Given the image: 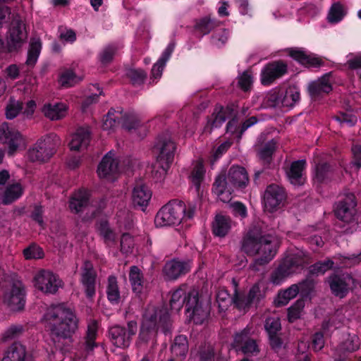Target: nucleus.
<instances>
[{"instance_id":"56","label":"nucleus","mask_w":361,"mask_h":361,"mask_svg":"<svg viewBox=\"0 0 361 361\" xmlns=\"http://www.w3.org/2000/svg\"><path fill=\"white\" fill-rule=\"evenodd\" d=\"M264 329L268 336L280 334L282 329L280 318L267 317L264 322Z\"/></svg>"},{"instance_id":"15","label":"nucleus","mask_w":361,"mask_h":361,"mask_svg":"<svg viewBox=\"0 0 361 361\" xmlns=\"http://www.w3.org/2000/svg\"><path fill=\"white\" fill-rule=\"evenodd\" d=\"M287 73V63L281 59L273 61L267 63L262 69L260 81L263 85L269 86Z\"/></svg>"},{"instance_id":"26","label":"nucleus","mask_w":361,"mask_h":361,"mask_svg":"<svg viewBox=\"0 0 361 361\" xmlns=\"http://www.w3.org/2000/svg\"><path fill=\"white\" fill-rule=\"evenodd\" d=\"M1 361H35V359L25 345L14 342L4 351Z\"/></svg>"},{"instance_id":"4","label":"nucleus","mask_w":361,"mask_h":361,"mask_svg":"<svg viewBox=\"0 0 361 361\" xmlns=\"http://www.w3.org/2000/svg\"><path fill=\"white\" fill-rule=\"evenodd\" d=\"M49 324L50 334L54 343L71 338L78 326L75 312L65 303L52 305L44 314Z\"/></svg>"},{"instance_id":"30","label":"nucleus","mask_w":361,"mask_h":361,"mask_svg":"<svg viewBox=\"0 0 361 361\" xmlns=\"http://www.w3.org/2000/svg\"><path fill=\"white\" fill-rule=\"evenodd\" d=\"M307 166L305 159H299L291 163L286 175L289 182L294 185H301L304 183L305 178H303V171Z\"/></svg>"},{"instance_id":"28","label":"nucleus","mask_w":361,"mask_h":361,"mask_svg":"<svg viewBox=\"0 0 361 361\" xmlns=\"http://www.w3.org/2000/svg\"><path fill=\"white\" fill-rule=\"evenodd\" d=\"M227 177L231 186L238 189L245 188L249 182L246 169L240 166H232L228 170Z\"/></svg>"},{"instance_id":"40","label":"nucleus","mask_w":361,"mask_h":361,"mask_svg":"<svg viewBox=\"0 0 361 361\" xmlns=\"http://www.w3.org/2000/svg\"><path fill=\"white\" fill-rule=\"evenodd\" d=\"M129 281L133 292L140 293L144 287V274L137 266H132L129 271Z\"/></svg>"},{"instance_id":"45","label":"nucleus","mask_w":361,"mask_h":361,"mask_svg":"<svg viewBox=\"0 0 361 361\" xmlns=\"http://www.w3.org/2000/svg\"><path fill=\"white\" fill-rule=\"evenodd\" d=\"M276 149V142L271 140L265 143L259 151V159L262 161L264 166H269L272 162L273 155Z\"/></svg>"},{"instance_id":"31","label":"nucleus","mask_w":361,"mask_h":361,"mask_svg":"<svg viewBox=\"0 0 361 361\" xmlns=\"http://www.w3.org/2000/svg\"><path fill=\"white\" fill-rule=\"evenodd\" d=\"M258 120L255 116H251L238 126V120L234 116L226 125V131L235 135L238 140H240L243 133L251 126L257 123Z\"/></svg>"},{"instance_id":"59","label":"nucleus","mask_w":361,"mask_h":361,"mask_svg":"<svg viewBox=\"0 0 361 361\" xmlns=\"http://www.w3.org/2000/svg\"><path fill=\"white\" fill-rule=\"evenodd\" d=\"M297 284L298 285V287L300 288L299 293H300L301 296L302 298H308L314 289L315 281L311 278V276L308 275L306 279H303Z\"/></svg>"},{"instance_id":"60","label":"nucleus","mask_w":361,"mask_h":361,"mask_svg":"<svg viewBox=\"0 0 361 361\" xmlns=\"http://www.w3.org/2000/svg\"><path fill=\"white\" fill-rule=\"evenodd\" d=\"M23 109V102L11 97L6 107V116L8 119L16 117Z\"/></svg>"},{"instance_id":"43","label":"nucleus","mask_w":361,"mask_h":361,"mask_svg":"<svg viewBox=\"0 0 361 361\" xmlns=\"http://www.w3.org/2000/svg\"><path fill=\"white\" fill-rule=\"evenodd\" d=\"M298 284H293L288 288L280 290L277 295V299L274 300L277 307H283L288 303L293 298L299 293L300 288Z\"/></svg>"},{"instance_id":"62","label":"nucleus","mask_w":361,"mask_h":361,"mask_svg":"<svg viewBox=\"0 0 361 361\" xmlns=\"http://www.w3.org/2000/svg\"><path fill=\"white\" fill-rule=\"evenodd\" d=\"M229 31L227 29L217 30L212 36V44L220 48L226 43Z\"/></svg>"},{"instance_id":"21","label":"nucleus","mask_w":361,"mask_h":361,"mask_svg":"<svg viewBox=\"0 0 361 361\" xmlns=\"http://www.w3.org/2000/svg\"><path fill=\"white\" fill-rule=\"evenodd\" d=\"M287 53L294 61L307 68H319L324 64L322 58L301 48H289L287 49Z\"/></svg>"},{"instance_id":"63","label":"nucleus","mask_w":361,"mask_h":361,"mask_svg":"<svg viewBox=\"0 0 361 361\" xmlns=\"http://www.w3.org/2000/svg\"><path fill=\"white\" fill-rule=\"evenodd\" d=\"M24 326L21 324L11 325L4 334V341L16 339L19 338L24 332Z\"/></svg>"},{"instance_id":"33","label":"nucleus","mask_w":361,"mask_h":361,"mask_svg":"<svg viewBox=\"0 0 361 361\" xmlns=\"http://www.w3.org/2000/svg\"><path fill=\"white\" fill-rule=\"evenodd\" d=\"M232 220L230 216L217 214L212 224V232L216 237L224 238L231 229Z\"/></svg>"},{"instance_id":"32","label":"nucleus","mask_w":361,"mask_h":361,"mask_svg":"<svg viewBox=\"0 0 361 361\" xmlns=\"http://www.w3.org/2000/svg\"><path fill=\"white\" fill-rule=\"evenodd\" d=\"M233 109L230 106L224 108L222 106H216L212 114L209 117L207 126L212 128H217L222 126L227 118L233 116Z\"/></svg>"},{"instance_id":"8","label":"nucleus","mask_w":361,"mask_h":361,"mask_svg":"<svg viewBox=\"0 0 361 361\" xmlns=\"http://www.w3.org/2000/svg\"><path fill=\"white\" fill-rule=\"evenodd\" d=\"M185 204L183 201L172 200L157 213L154 223L157 227L179 224L184 219Z\"/></svg>"},{"instance_id":"6","label":"nucleus","mask_w":361,"mask_h":361,"mask_svg":"<svg viewBox=\"0 0 361 361\" xmlns=\"http://www.w3.org/2000/svg\"><path fill=\"white\" fill-rule=\"evenodd\" d=\"M176 149V144L168 133L159 135L154 146V152L157 154V162L152 170V176L157 180L165 177L173 161Z\"/></svg>"},{"instance_id":"37","label":"nucleus","mask_w":361,"mask_h":361,"mask_svg":"<svg viewBox=\"0 0 361 361\" xmlns=\"http://www.w3.org/2000/svg\"><path fill=\"white\" fill-rule=\"evenodd\" d=\"M44 115L50 120H59L66 114V106L63 103L46 104L42 108Z\"/></svg>"},{"instance_id":"55","label":"nucleus","mask_w":361,"mask_h":361,"mask_svg":"<svg viewBox=\"0 0 361 361\" xmlns=\"http://www.w3.org/2000/svg\"><path fill=\"white\" fill-rule=\"evenodd\" d=\"M118 47L114 44H110L106 46L99 53V59L103 65L109 64L114 59Z\"/></svg>"},{"instance_id":"47","label":"nucleus","mask_w":361,"mask_h":361,"mask_svg":"<svg viewBox=\"0 0 361 361\" xmlns=\"http://www.w3.org/2000/svg\"><path fill=\"white\" fill-rule=\"evenodd\" d=\"M171 350L177 357H185L188 350V342L186 336L180 334L176 336L171 345Z\"/></svg>"},{"instance_id":"19","label":"nucleus","mask_w":361,"mask_h":361,"mask_svg":"<svg viewBox=\"0 0 361 361\" xmlns=\"http://www.w3.org/2000/svg\"><path fill=\"white\" fill-rule=\"evenodd\" d=\"M233 282L234 283V294L233 295L232 304H233L237 309L242 310L248 308L255 301L259 302L260 300L262 298L263 295L258 284L253 285L247 295H245L238 291V284L234 279Z\"/></svg>"},{"instance_id":"51","label":"nucleus","mask_w":361,"mask_h":361,"mask_svg":"<svg viewBox=\"0 0 361 361\" xmlns=\"http://www.w3.org/2000/svg\"><path fill=\"white\" fill-rule=\"evenodd\" d=\"M231 186L228 180L226 173L219 174L215 179L212 185V192L216 195H223L226 190L229 191Z\"/></svg>"},{"instance_id":"24","label":"nucleus","mask_w":361,"mask_h":361,"mask_svg":"<svg viewBox=\"0 0 361 361\" xmlns=\"http://www.w3.org/2000/svg\"><path fill=\"white\" fill-rule=\"evenodd\" d=\"M98 176L100 178L114 180L119 172L118 161L112 156L111 152L107 153L98 165Z\"/></svg>"},{"instance_id":"18","label":"nucleus","mask_w":361,"mask_h":361,"mask_svg":"<svg viewBox=\"0 0 361 361\" xmlns=\"http://www.w3.org/2000/svg\"><path fill=\"white\" fill-rule=\"evenodd\" d=\"M286 200L285 189L276 184L268 185L264 191L263 201L265 207L270 212L281 208Z\"/></svg>"},{"instance_id":"35","label":"nucleus","mask_w":361,"mask_h":361,"mask_svg":"<svg viewBox=\"0 0 361 361\" xmlns=\"http://www.w3.org/2000/svg\"><path fill=\"white\" fill-rule=\"evenodd\" d=\"M300 93L295 86L289 87L286 90H281L280 106L293 108L299 103Z\"/></svg>"},{"instance_id":"13","label":"nucleus","mask_w":361,"mask_h":361,"mask_svg":"<svg viewBox=\"0 0 361 361\" xmlns=\"http://www.w3.org/2000/svg\"><path fill=\"white\" fill-rule=\"evenodd\" d=\"M137 331V323L135 320L127 323V328L115 325L109 329V337L111 342L116 347L126 348L131 343L133 336Z\"/></svg>"},{"instance_id":"7","label":"nucleus","mask_w":361,"mask_h":361,"mask_svg":"<svg viewBox=\"0 0 361 361\" xmlns=\"http://www.w3.org/2000/svg\"><path fill=\"white\" fill-rule=\"evenodd\" d=\"M308 256L302 252L287 255L271 272L270 281L275 285L281 284L287 277L300 272L308 264Z\"/></svg>"},{"instance_id":"41","label":"nucleus","mask_w":361,"mask_h":361,"mask_svg":"<svg viewBox=\"0 0 361 361\" xmlns=\"http://www.w3.org/2000/svg\"><path fill=\"white\" fill-rule=\"evenodd\" d=\"M97 229L107 247H111L116 243V233L110 228L108 221L101 220L97 224Z\"/></svg>"},{"instance_id":"49","label":"nucleus","mask_w":361,"mask_h":361,"mask_svg":"<svg viewBox=\"0 0 361 361\" xmlns=\"http://www.w3.org/2000/svg\"><path fill=\"white\" fill-rule=\"evenodd\" d=\"M281 90L273 89L264 97L262 106L264 109L280 106Z\"/></svg>"},{"instance_id":"17","label":"nucleus","mask_w":361,"mask_h":361,"mask_svg":"<svg viewBox=\"0 0 361 361\" xmlns=\"http://www.w3.org/2000/svg\"><path fill=\"white\" fill-rule=\"evenodd\" d=\"M191 268L190 261L173 259L165 263L162 273L166 281H176L185 276Z\"/></svg>"},{"instance_id":"50","label":"nucleus","mask_w":361,"mask_h":361,"mask_svg":"<svg viewBox=\"0 0 361 361\" xmlns=\"http://www.w3.org/2000/svg\"><path fill=\"white\" fill-rule=\"evenodd\" d=\"M97 335V327L95 324L89 325L82 343V348L86 353L92 351L97 346L95 340Z\"/></svg>"},{"instance_id":"11","label":"nucleus","mask_w":361,"mask_h":361,"mask_svg":"<svg viewBox=\"0 0 361 361\" xmlns=\"http://www.w3.org/2000/svg\"><path fill=\"white\" fill-rule=\"evenodd\" d=\"M121 123L122 127L128 131L137 130L141 126V122L134 113L123 114L122 109L116 111L111 108L109 110L106 118L103 121L102 128L104 130H110Z\"/></svg>"},{"instance_id":"48","label":"nucleus","mask_w":361,"mask_h":361,"mask_svg":"<svg viewBox=\"0 0 361 361\" xmlns=\"http://www.w3.org/2000/svg\"><path fill=\"white\" fill-rule=\"evenodd\" d=\"M106 295L109 301L113 304H118L120 301V291L118 286L117 279L114 276L108 277V284L106 287Z\"/></svg>"},{"instance_id":"9","label":"nucleus","mask_w":361,"mask_h":361,"mask_svg":"<svg viewBox=\"0 0 361 361\" xmlns=\"http://www.w3.org/2000/svg\"><path fill=\"white\" fill-rule=\"evenodd\" d=\"M27 292L21 281L13 280L5 288L3 293V303L13 312H22L26 303Z\"/></svg>"},{"instance_id":"52","label":"nucleus","mask_w":361,"mask_h":361,"mask_svg":"<svg viewBox=\"0 0 361 361\" xmlns=\"http://www.w3.org/2000/svg\"><path fill=\"white\" fill-rule=\"evenodd\" d=\"M216 302L218 304L219 311L225 312L233 303V297L224 288H221L216 293Z\"/></svg>"},{"instance_id":"58","label":"nucleus","mask_w":361,"mask_h":361,"mask_svg":"<svg viewBox=\"0 0 361 361\" xmlns=\"http://www.w3.org/2000/svg\"><path fill=\"white\" fill-rule=\"evenodd\" d=\"M126 75L134 86L142 85L147 78V73L142 69H129Z\"/></svg>"},{"instance_id":"14","label":"nucleus","mask_w":361,"mask_h":361,"mask_svg":"<svg viewBox=\"0 0 361 361\" xmlns=\"http://www.w3.org/2000/svg\"><path fill=\"white\" fill-rule=\"evenodd\" d=\"M63 282L51 271L42 269L34 277L35 287L45 294H55Z\"/></svg>"},{"instance_id":"1","label":"nucleus","mask_w":361,"mask_h":361,"mask_svg":"<svg viewBox=\"0 0 361 361\" xmlns=\"http://www.w3.org/2000/svg\"><path fill=\"white\" fill-rule=\"evenodd\" d=\"M241 250L248 256H258L251 265L256 270L269 264L277 253L276 243L267 233L265 224L260 220L255 221L244 235Z\"/></svg>"},{"instance_id":"57","label":"nucleus","mask_w":361,"mask_h":361,"mask_svg":"<svg viewBox=\"0 0 361 361\" xmlns=\"http://www.w3.org/2000/svg\"><path fill=\"white\" fill-rule=\"evenodd\" d=\"M253 76L248 71H245L238 77V87L244 92H250L252 87Z\"/></svg>"},{"instance_id":"46","label":"nucleus","mask_w":361,"mask_h":361,"mask_svg":"<svg viewBox=\"0 0 361 361\" xmlns=\"http://www.w3.org/2000/svg\"><path fill=\"white\" fill-rule=\"evenodd\" d=\"M334 261L329 258L318 261L309 267L308 275L311 276L323 275L327 271L331 270L334 267Z\"/></svg>"},{"instance_id":"3","label":"nucleus","mask_w":361,"mask_h":361,"mask_svg":"<svg viewBox=\"0 0 361 361\" xmlns=\"http://www.w3.org/2000/svg\"><path fill=\"white\" fill-rule=\"evenodd\" d=\"M159 329L166 336L171 334L173 322L167 307H152L146 310L138 334V343H152L154 346L157 343Z\"/></svg>"},{"instance_id":"10","label":"nucleus","mask_w":361,"mask_h":361,"mask_svg":"<svg viewBox=\"0 0 361 361\" xmlns=\"http://www.w3.org/2000/svg\"><path fill=\"white\" fill-rule=\"evenodd\" d=\"M59 144V137L54 133L39 139L28 152L30 159L32 161H47L56 153Z\"/></svg>"},{"instance_id":"39","label":"nucleus","mask_w":361,"mask_h":361,"mask_svg":"<svg viewBox=\"0 0 361 361\" xmlns=\"http://www.w3.org/2000/svg\"><path fill=\"white\" fill-rule=\"evenodd\" d=\"M221 25V21L210 16H204L196 21L195 28L197 31L205 35L209 34L215 27Z\"/></svg>"},{"instance_id":"44","label":"nucleus","mask_w":361,"mask_h":361,"mask_svg":"<svg viewBox=\"0 0 361 361\" xmlns=\"http://www.w3.org/2000/svg\"><path fill=\"white\" fill-rule=\"evenodd\" d=\"M23 195V188L20 183H14L6 188L1 202L4 205H8L19 199Z\"/></svg>"},{"instance_id":"29","label":"nucleus","mask_w":361,"mask_h":361,"mask_svg":"<svg viewBox=\"0 0 361 361\" xmlns=\"http://www.w3.org/2000/svg\"><path fill=\"white\" fill-rule=\"evenodd\" d=\"M152 191L145 185H136L132 192V201L135 207L145 211L152 198Z\"/></svg>"},{"instance_id":"54","label":"nucleus","mask_w":361,"mask_h":361,"mask_svg":"<svg viewBox=\"0 0 361 361\" xmlns=\"http://www.w3.org/2000/svg\"><path fill=\"white\" fill-rule=\"evenodd\" d=\"M79 79L75 72L71 69H66L59 75V82L62 87H70L76 84Z\"/></svg>"},{"instance_id":"25","label":"nucleus","mask_w":361,"mask_h":361,"mask_svg":"<svg viewBox=\"0 0 361 361\" xmlns=\"http://www.w3.org/2000/svg\"><path fill=\"white\" fill-rule=\"evenodd\" d=\"M90 191L82 188L75 190L70 197L68 207L75 214L82 213L90 204Z\"/></svg>"},{"instance_id":"16","label":"nucleus","mask_w":361,"mask_h":361,"mask_svg":"<svg viewBox=\"0 0 361 361\" xmlns=\"http://www.w3.org/2000/svg\"><path fill=\"white\" fill-rule=\"evenodd\" d=\"M333 83L332 73H326L308 84V94L314 100L322 99L333 91Z\"/></svg>"},{"instance_id":"2","label":"nucleus","mask_w":361,"mask_h":361,"mask_svg":"<svg viewBox=\"0 0 361 361\" xmlns=\"http://www.w3.org/2000/svg\"><path fill=\"white\" fill-rule=\"evenodd\" d=\"M171 309L177 312L185 306V314L190 322L196 325L202 324L210 315V307L204 301L198 290L186 284L180 285L171 294Z\"/></svg>"},{"instance_id":"36","label":"nucleus","mask_w":361,"mask_h":361,"mask_svg":"<svg viewBox=\"0 0 361 361\" xmlns=\"http://www.w3.org/2000/svg\"><path fill=\"white\" fill-rule=\"evenodd\" d=\"M90 142V134L89 131L84 129H79L73 135L68 145L71 150L79 151L87 149Z\"/></svg>"},{"instance_id":"12","label":"nucleus","mask_w":361,"mask_h":361,"mask_svg":"<svg viewBox=\"0 0 361 361\" xmlns=\"http://www.w3.org/2000/svg\"><path fill=\"white\" fill-rule=\"evenodd\" d=\"M231 345L236 352H241L246 356H256L260 352L257 341L251 337L250 329L247 326L233 335Z\"/></svg>"},{"instance_id":"42","label":"nucleus","mask_w":361,"mask_h":361,"mask_svg":"<svg viewBox=\"0 0 361 361\" xmlns=\"http://www.w3.org/2000/svg\"><path fill=\"white\" fill-rule=\"evenodd\" d=\"M205 176V169L202 161H197L194 166L189 178L195 188V192L200 195L201 184Z\"/></svg>"},{"instance_id":"38","label":"nucleus","mask_w":361,"mask_h":361,"mask_svg":"<svg viewBox=\"0 0 361 361\" xmlns=\"http://www.w3.org/2000/svg\"><path fill=\"white\" fill-rule=\"evenodd\" d=\"M42 48V43L39 38H32L30 42L25 64L33 68L37 63Z\"/></svg>"},{"instance_id":"5","label":"nucleus","mask_w":361,"mask_h":361,"mask_svg":"<svg viewBox=\"0 0 361 361\" xmlns=\"http://www.w3.org/2000/svg\"><path fill=\"white\" fill-rule=\"evenodd\" d=\"M334 213L338 219L337 224L344 228V232L353 233L361 229V209L353 193L341 197L334 205Z\"/></svg>"},{"instance_id":"53","label":"nucleus","mask_w":361,"mask_h":361,"mask_svg":"<svg viewBox=\"0 0 361 361\" xmlns=\"http://www.w3.org/2000/svg\"><path fill=\"white\" fill-rule=\"evenodd\" d=\"M345 14L343 6L339 2H336L330 8L328 20L330 23H338L343 20Z\"/></svg>"},{"instance_id":"27","label":"nucleus","mask_w":361,"mask_h":361,"mask_svg":"<svg viewBox=\"0 0 361 361\" xmlns=\"http://www.w3.org/2000/svg\"><path fill=\"white\" fill-rule=\"evenodd\" d=\"M350 279L348 275L331 274L327 278V283L332 294L340 298L345 297L349 290L348 281Z\"/></svg>"},{"instance_id":"61","label":"nucleus","mask_w":361,"mask_h":361,"mask_svg":"<svg viewBox=\"0 0 361 361\" xmlns=\"http://www.w3.org/2000/svg\"><path fill=\"white\" fill-rule=\"evenodd\" d=\"M23 255L26 259H42L44 253L42 247L32 243L23 250Z\"/></svg>"},{"instance_id":"34","label":"nucleus","mask_w":361,"mask_h":361,"mask_svg":"<svg viewBox=\"0 0 361 361\" xmlns=\"http://www.w3.org/2000/svg\"><path fill=\"white\" fill-rule=\"evenodd\" d=\"M175 49V42H171L164 49L161 56L158 59L156 63H154L152 68V77L154 79H159L161 78L162 75V71L164 70V66H166V62L171 58L172 53L173 52Z\"/></svg>"},{"instance_id":"22","label":"nucleus","mask_w":361,"mask_h":361,"mask_svg":"<svg viewBox=\"0 0 361 361\" xmlns=\"http://www.w3.org/2000/svg\"><path fill=\"white\" fill-rule=\"evenodd\" d=\"M97 276L92 263L89 260H85L82 267L80 282L88 299H92L95 295Z\"/></svg>"},{"instance_id":"23","label":"nucleus","mask_w":361,"mask_h":361,"mask_svg":"<svg viewBox=\"0 0 361 361\" xmlns=\"http://www.w3.org/2000/svg\"><path fill=\"white\" fill-rule=\"evenodd\" d=\"M0 140L8 145V153L14 154L23 141L21 134L4 123L0 126Z\"/></svg>"},{"instance_id":"64","label":"nucleus","mask_w":361,"mask_h":361,"mask_svg":"<svg viewBox=\"0 0 361 361\" xmlns=\"http://www.w3.org/2000/svg\"><path fill=\"white\" fill-rule=\"evenodd\" d=\"M134 245L133 238L128 233L122 234L120 241L121 252L122 253L128 254L133 251Z\"/></svg>"},{"instance_id":"20","label":"nucleus","mask_w":361,"mask_h":361,"mask_svg":"<svg viewBox=\"0 0 361 361\" xmlns=\"http://www.w3.org/2000/svg\"><path fill=\"white\" fill-rule=\"evenodd\" d=\"M336 174V166L334 163L319 161L314 164L313 183L317 187L328 184L334 179Z\"/></svg>"}]
</instances>
